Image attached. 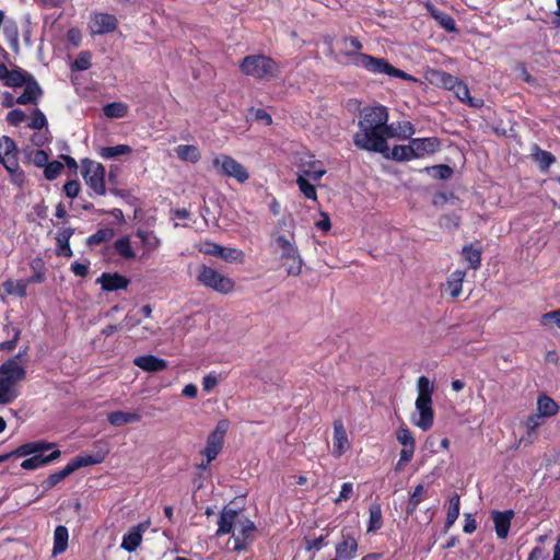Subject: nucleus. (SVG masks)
Here are the masks:
<instances>
[{
    "mask_svg": "<svg viewBox=\"0 0 560 560\" xmlns=\"http://www.w3.org/2000/svg\"><path fill=\"white\" fill-rule=\"evenodd\" d=\"M104 457L105 456L101 453H96L94 455L93 454L79 455V456L72 458L67 465L70 468L71 472L73 474L75 470H78L80 468L91 466V465L101 464L104 460Z\"/></svg>",
    "mask_w": 560,
    "mask_h": 560,
    "instance_id": "27",
    "label": "nucleus"
},
{
    "mask_svg": "<svg viewBox=\"0 0 560 560\" xmlns=\"http://www.w3.org/2000/svg\"><path fill=\"white\" fill-rule=\"evenodd\" d=\"M27 285L28 283L26 280H7L2 284L7 294L18 295L20 298H25L27 295Z\"/></svg>",
    "mask_w": 560,
    "mask_h": 560,
    "instance_id": "42",
    "label": "nucleus"
},
{
    "mask_svg": "<svg viewBox=\"0 0 560 560\" xmlns=\"http://www.w3.org/2000/svg\"><path fill=\"white\" fill-rule=\"evenodd\" d=\"M31 268L33 270V275L26 279L27 283H42L45 281V269H44V261L42 258H34L31 261Z\"/></svg>",
    "mask_w": 560,
    "mask_h": 560,
    "instance_id": "53",
    "label": "nucleus"
},
{
    "mask_svg": "<svg viewBox=\"0 0 560 560\" xmlns=\"http://www.w3.org/2000/svg\"><path fill=\"white\" fill-rule=\"evenodd\" d=\"M91 67V52L81 51L72 63V70L84 71Z\"/></svg>",
    "mask_w": 560,
    "mask_h": 560,
    "instance_id": "62",
    "label": "nucleus"
},
{
    "mask_svg": "<svg viewBox=\"0 0 560 560\" xmlns=\"http://www.w3.org/2000/svg\"><path fill=\"white\" fill-rule=\"evenodd\" d=\"M18 397L14 384L0 378V405L11 404Z\"/></svg>",
    "mask_w": 560,
    "mask_h": 560,
    "instance_id": "50",
    "label": "nucleus"
},
{
    "mask_svg": "<svg viewBox=\"0 0 560 560\" xmlns=\"http://www.w3.org/2000/svg\"><path fill=\"white\" fill-rule=\"evenodd\" d=\"M118 21L109 13H95L91 16L89 28L92 35L112 33L117 28Z\"/></svg>",
    "mask_w": 560,
    "mask_h": 560,
    "instance_id": "11",
    "label": "nucleus"
},
{
    "mask_svg": "<svg viewBox=\"0 0 560 560\" xmlns=\"http://www.w3.org/2000/svg\"><path fill=\"white\" fill-rule=\"evenodd\" d=\"M212 167L219 175L233 177L238 183H245L249 178L245 166L228 154L215 155L212 160Z\"/></svg>",
    "mask_w": 560,
    "mask_h": 560,
    "instance_id": "7",
    "label": "nucleus"
},
{
    "mask_svg": "<svg viewBox=\"0 0 560 560\" xmlns=\"http://www.w3.org/2000/svg\"><path fill=\"white\" fill-rule=\"evenodd\" d=\"M103 114L107 118H122L128 114V105L122 102H113L103 107Z\"/></svg>",
    "mask_w": 560,
    "mask_h": 560,
    "instance_id": "47",
    "label": "nucleus"
},
{
    "mask_svg": "<svg viewBox=\"0 0 560 560\" xmlns=\"http://www.w3.org/2000/svg\"><path fill=\"white\" fill-rule=\"evenodd\" d=\"M326 174V170L323 166V162L318 160H312L303 163L302 175L308 177L313 182H318Z\"/></svg>",
    "mask_w": 560,
    "mask_h": 560,
    "instance_id": "34",
    "label": "nucleus"
},
{
    "mask_svg": "<svg viewBox=\"0 0 560 560\" xmlns=\"http://www.w3.org/2000/svg\"><path fill=\"white\" fill-rule=\"evenodd\" d=\"M238 67L243 74L257 80L276 78L280 72L278 62L262 54L245 56Z\"/></svg>",
    "mask_w": 560,
    "mask_h": 560,
    "instance_id": "2",
    "label": "nucleus"
},
{
    "mask_svg": "<svg viewBox=\"0 0 560 560\" xmlns=\"http://www.w3.org/2000/svg\"><path fill=\"white\" fill-rule=\"evenodd\" d=\"M25 85L23 93L16 98V103L20 105L37 104L38 98L43 94V90L38 82L33 78Z\"/></svg>",
    "mask_w": 560,
    "mask_h": 560,
    "instance_id": "22",
    "label": "nucleus"
},
{
    "mask_svg": "<svg viewBox=\"0 0 560 560\" xmlns=\"http://www.w3.org/2000/svg\"><path fill=\"white\" fill-rule=\"evenodd\" d=\"M492 521L494 523L495 534L500 539H506L511 522L514 517V512L512 510L506 511H493L491 514Z\"/></svg>",
    "mask_w": 560,
    "mask_h": 560,
    "instance_id": "20",
    "label": "nucleus"
},
{
    "mask_svg": "<svg viewBox=\"0 0 560 560\" xmlns=\"http://www.w3.org/2000/svg\"><path fill=\"white\" fill-rule=\"evenodd\" d=\"M33 78L34 77L31 73L22 70L21 68H15L11 70L8 80L4 82V85L10 88H21Z\"/></svg>",
    "mask_w": 560,
    "mask_h": 560,
    "instance_id": "40",
    "label": "nucleus"
},
{
    "mask_svg": "<svg viewBox=\"0 0 560 560\" xmlns=\"http://www.w3.org/2000/svg\"><path fill=\"white\" fill-rule=\"evenodd\" d=\"M343 43L347 47L343 55L347 56L350 62L354 66V61L357 60V56L361 55V50L363 48V44L360 42L358 37L347 36L343 38Z\"/></svg>",
    "mask_w": 560,
    "mask_h": 560,
    "instance_id": "41",
    "label": "nucleus"
},
{
    "mask_svg": "<svg viewBox=\"0 0 560 560\" xmlns=\"http://www.w3.org/2000/svg\"><path fill=\"white\" fill-rule=\"evenodd\" d=\"M424 172L430 174L436 179H448L453 175V168L447 164H438L433 166H427L423 168Z\"/></svg>",
    "mask_w": 560,
    "mask_h": 560,
    "instance_id": "54",
    "label": "nucleus"
},
{
    "mask_svg": "<svg viewBox=\"0 0 560 560\" xmlns=\"http://www.w3.org/2000/svg\"><path fill=\"white\" fill-rule=\"evenodd\" d=\"M416 133V128L409 120L398 121L396 128V138L401 140H411Z\"/></svg>",
    "mask_w": 560,
    "mask_h": 560,
    "instance_id": "57",
    "label": "nucleus"
},
{
    "mask_svg": "<svg viewBox=\"0 0 560 560\" xmlns=\"http://www.w3.org/2000/svg\"><path fill=\"white\" fill-rule=\"evenodd\" d=\"M240 512L234 509L224 508L218 520V529L215 532V537H221L223 535L232 534L233 528L237 525L240 521Z\"/></svg>",
    "mask_w": 560,
    "mask_h": 560,
    "instance_id": "17",
    "label": "nucleus"
},
{
    "mask_svg": "<svg viewBox=\"0 0 560 560\" xmlns=\"http://www.w3.org/2000/svg\"><path fill=\"white\" fill-rule=\"evenodd\" d=\"M541 419V415H538L537 412L532 413L526 418L524 424L528 436L535 434L536 430L542 424Z\"/></svg>",
    "mask_w": 560,
    "mask_h": 560,
    "instance_id": "64",
    "label": "nucleus"
},
{
    "mask_svg": "<svg viewBox=\"0 0 560 560\" xmlns=\"http://www.w3.org/2000/svg\"><path fill=\"white\" fill-rule=\"evenodd\" d=\"M237 525L240 526L238 534L234 535V547L235 551L246 550L247 547L254 540V533L256 530V525L253 521L247 517L240 518Z\"/></svg>",
    "mask_w": 560,
    "mask_h": 560,
    "instance_id": "10",
    "label": "nucleus"
},
{
    "mask_svg": "<svg viewBox=\"0 0 560 560\" xmlns=\"http://www.w3.org/2000/svg\"><path fill=\"white\" fill-rule=\"evenodd\" d=\"M96 283L101 284L103 291L115 292L126 290L130 280L118 272H103L101 277L96 279Z\"/></svg>",
    "mask_w": 560,
    "mask_h": 560,
    "instance_id": "14",
    "label": "nucleus"
},
{
    "mask_svg": "<svg viewBox=\"0 0 560 560\" xmlns=\"http://www.w3.org/2000/svg\"><path fill=\"white\" fill-rule=\"evenodd\" d=\"M332 443V454L335 457L342 456L346 453V451L350 447L346 428L340 419L334 421Z\"/></svg>",
    "mask_w": 560,
    "mask_h": 560,
    "instance_id": "19",
    "label": "nucleus"
},
{
    "mask_svg": "<svg viewBox=\"0 0 560 560\" xmlns=\"http://www.w3.org/2000/svg\"><path fill=\"white\" fill-rule=\"evenodd\" d=\"M383 155L396 162H408L415 160V154L410 142L408 144H396L392 148V150L388 149V152Z\"/></svg>",
    "mask_w": 560,
    "mask_h": 560,
    "instance_id": "28",
    "label": "nucleus"
},
{
    "mask_svg": "<svg viewBox=\"0 0 560 560\" xmlns=\"http://www.w3.org/2000/svg\"><path fill=\"white\" fill-rule=\"evenodd\" d=\"M0 378L15 385L25 378L26 370L20 363H16L15 359H8L0 365Z\"/></svg>",
    "mask_w": 560,
    "mask_h": 560,
    "instance_id": "18",
    "label": "nucleus"
},
{
    "mask_svg": "<svg viewBox=\"0 0 560 560\" xmlns=\"http://www.w3.org/2000/svg\"><path fill=\"white\" fill-rule=\"evenodd\" d=\"M535 160L539 163L541 170H548L551 164L555 163L556 158L549 151L541 150L536 145V152L534 153Z\"/></svg>",
    "mask_w": 560,
    "mask_h": 560,
    "instance_id": "58",
    "label": "nucleus"
},
{
    "mask_svg": "<svg viewBox=\"0 0 560 560\" xmlns=\"http://www.w3.org/2000/svg\"><path fill=\"white\" fill-rule=\"evenodd\" d=\"M115 232L110 228L98 229L94 234L86 238V245L95 246L112 241Z\"/></svg>",
    "mask_w": 560,
    "mask_h": 560,
    "instance_id": "48",
    "label": "nucleus"
},
{
    "mask_svg": "<svg viewBox=\"0 0 560 560\" xmlns=\"http://www.w3.org/2000/svg\"><path fill=\"white\" fill-rule=\"evenodd\" d=\"M63 164L59 161L48 162L44 168V176L47 180L56 179L63 171Z\"/></svg>",
    "mask_w": 560,
    "mask_h": 560,
    "instance_id": "60",
    "label": "nucleus"
},
{
    "mask_svg": "<svg viewBox=\"0 0 560 560\" xmlns=\"http://www.w3.org/2000/svg\"><path fill=\"white\" fill-rule=\"evenodd\" d=\"M45 126H47V119L44 113L39 108H35L32 112L31 122L28 124V128L34 130H40Z\"/></svg>",
    "mask_w": 560,
    "mask_h": 560,
    "instance_id": "61",
    "label": "nucleus"
},
{
    "mask_svg": "<svg viewBox=\"0 0 560 560\" xmlns=\"http://www.w3.org/2000/svg\"><path fill=\"white\" fill-rule=\"evenodd\" d=\"M132 148L128 144H118L115 147H102L98 151L101 158L110 160L119 155L130 154Z\"/></svg>",
    "mask_w": 560,
    "mask_h": 560,
    "instance_id": "43",
    "label": "nucleus"
},
{
    "mask_svg": "<svg viewBox=\"0 0 560 560\" xmlns=\"http://www.w3.org/2000/svg\"><path fill=\"white\" fill-rule=\"evenodd\" d=\"M537 410H538L537 413L541 415L542 418L544 417H552L558 412L559 406L549 396L540 395L537 399Z\"/></svg>",
    "mask_w": 560,
    "mask_h": 560,
    "instance_id": "39",
    "label": "nucleus"
},
{
    "mask_svg": "<svg viewBox=\"0 0 560 560\" xmlns=\"http://www.w3.org/2000/svg\"><path fill=\"white\" fill-rule=\"evenodd\" d=\"M175 152L177 158L185 162L197 163L201 158L200 150L192 144H179Z\"/></svg>",
    "mask_w": 560,
    "mask_h": 560,
    "instance_id": "37",
    "label": "nucleus"
},
{
    "mask_svg": "<svg viewBox=\"0 0 560 560\" xmlns=\"http://www.w3.org/2000/svg\"><path fill=\"white\" fill-rule=\"evenodd\" d=\"M388 117V109L383 105L363 107L359 115V130L353 135V144L360 150L372 152L383 143L380 131Z\"/></svg>",
    "mask_w": 560,
    "mask_h": 560,
    "instance_id": "1",
    "label": "nucleus"
},
{
    "mask_svg": "<svg viewBox=\"0 0 560 560\" xmlns=\"http://www.w3.org/2000/svg\"><path fill=\"white\" fill-rule=\"evenodd\" d=\"M230 422L226 419L220 420L214 430L208 435L206 447L201 451V455L208 458V463H212L221 453L224 445V436L229 430Z\"/></svg>",
    "mask_w": 560,
    "mask_h": 560,
    "instance_id": "9",
    "label": "nucleus"
},
{
    "mask_svg": "<svg viewBox=\"0 0 560 560\" xmlns=\"http://www.w3.org/2000/svg\"><path fill=\"white\" fill-rule=\"evenodd\" d=\"M460 511V497L458 493H454L450 498V504L446 513V520L444 523L443 532L447 533L450 528L454 525L456 520L459 516Z\"/></svg>",
    "mask_w": 560,
    "mask_h": 560,
    "instance_id": "32",
    "label": "nucleus"
},
{
    "mask_svg": "<svg viewBox=\"0 0 560 560\" xmlns=\"http://www.w3.org/2000/svg\"><path fill=\"white\" fill-rule=\"evenodd\" d=\"M209 248L206 250L207 254L220 257L225 261L241 260L243 253L235 248L223 247L215 243L208 244Z\"/></svg>",
    "mask_w": 560,
    "mask_h": 560,
    "instance_id": "25",
    "label": "nucleus"
},
{
    "mask_svg": "<svg viewBox=\"0 0 560 560\" xmlns=\"http://www.w3.org/2000/svg\"><path fill=\"white\" fill-rule=\"evenodd\" d=\"M417 388H418V397L419 399H429L432 400V394L434 390L433 384L431 381L422 375L417 381Z\"/></svg>",
    "mask_w": 560,
    "mask_h": 560,
    "instance_id": "55",
    "label": "nucleus"
},
{
    "mask_svg": "<svg viewBox=\"0 0 560 560\" xmlns=\"http://www.w3.org/2000/svg\"><path fill=\"white\" fill-rule=\"evenodd\" d=\"M416 409L419 412V418L415 420L413 423L423 431L430 430L434 422L432 400L417 398Z\"/></svg>",
    "mask_w": 560,
    "mask_h": 560,
    "instance_id": "16",
    "label": "nucleus"
},
{
    "mask_svg": "<svg viewBox=\"0 0 560 560\" xmlns=\"http://www.w3.org/2000/svg\"><path fill=\"white\" fill-rule=\"evenodd\" d=\"M74 230L72 228H66L59 230L56 236L57 241V256L70 258L73 255V252L70 247V238L73 235Z\"/></svg>",
    "mask_w": 560,
    "mask_h": 560,
    "instance_id": "23",
    "label": "nucleus"
},
{
    "mask_svg": "<svg viewBox=\"0 0 560 560\" xmlns=\"http://www.w3.org/2000/svg\"><path fill=\"white\" fill-rule=\"evenodd\" d=\"M354 66L362 68L372 74H386L390 78H399L405 81H416L411 74L394 67L386 59L374 57L372 55H358Z\"/></svg>",
    "mask_w": 560,
    "mask_h": 560,
    "instance_id": "3",
    "label": "nucleus"
},
{
    "mask_svg": "<svg viewBox=\"0 0 560 560\" xmlns=\"http://www.w3.org/2000/svg\"><path fill=\"white\" fill-rule=\"evenodd\" d=\"M3 329L10 335L12 332V338L5 341L0 342V351H12L16 348L18 342L21 337V330L16 327H12L11 325H4Z\"/></svg>",
    "mask_w": 560,
    "mask_h": 560,
    "instance_id": "52",
    "label": "nucleus"
},
{
    "mask_svg": "<svg viewBox=\"0 0 560 560\" xmlns=\"http://www.w3.org/2000/svg\"><path fill=\"white\" fill-rule=\"evenodd\" d=\"M276 244L281 249V259L289 260L287 272L289 276H299L302 272L303 260L298 247L285 235H278Z\"/></svg>",
    "mask_w": 560,
    "mask_h": 560,
    "instance_id": "8",
    "label": "nucleus"
},
{
    "mask_svg": "<svg viewBox=\"0 0 560 560\" xmlns=\"http://www.w3.org/2000/svg\"><path fill=\"white\" fill-rule=\"evenodd\" d=\"M460 255L463 259L468 264V268L477 270L481 266L482 249L480 246L474 244L465 245L462 248Z\"/></svg>",
    "mask_w": 560,
    "mask_h": 560,
    "instance_id": "26",
    "label": "nucleus"
},
{
    "mask_svg": "<svg viewBox=\"0 0 560 560\" xmlns=\"http://www.w3.org/2000/svg\"><path fill=\"white\" fill-rule=\"evenodd\" d=\"M415 160L422 159L427 155H433L439 152L442 147V141L438 137H427V138H412L410 140Z\"/></svg>",
    "mask_w": 560,
    "mask_h": 560,
    "instance_id": "12",
    "label": "nucleus"
},
{
    "mask_svg": "<svg viewBox=\"0 0 560 560\" xmlns=\"http://www.w3.org/2000/svg\"><path fill=\"white\" fill-rule=\"evenodd\" d=\"M133 364L145 372H159L167 368V361L153 354L139 355Z\"/></svg>",
    "mask_w": 560,
    "mask_h": 560,
    "instance_id": "21",
    "label": "nucleus"
},
{
    "mask_svg": "<svg viewBox=\"0 0 560 560\" xmlns=\"http://www.w3.org/2000/svg\"><path fill=\"white\" fill-rule=\"evenodd\" d=\"M447 81H453L454 84L450 86L453 90L456 97L462 102H467L470 106H478L475 100L470 96L468 86L454 75H447Z\"/></svg>",
    "mask_w": 560,
    "mask_h": 560,
    "instance_id": "31",
    "label": "nucleus"
},
{
    "mask_svg": "<svg viewBox=\"0 0 560 560\" xmlns=\"http://www.w3.org/2000/svg\"><path fill=\"white\" fill-rule=\"evenodd\" d=\"M329 536V533L322 534L316 538L304 537L305 550L306 551H319L324 546H326V539Z\"/></svg>",
    "mask_w": 560,
    "mask_h": 560,
    "instance_id": "59",
    "label": "nucleus"
},
{
    "mask_svg": "<svg viewBox=\"0 0 560 560\" xmlns=\"http://www.w3.org/2000/svg\"><path fill=\"white\" fill-rule=\"evenodd\" d=\"M466 277V271L462 269H457L453 271L446 279V288L450 292V295L453 299H456L460 295L463 290L464 279Z\"/></svg>",
    "mask_w": 560,
    "mask_h": 560,
    "instance_id": "30",
    "label": "nucleus"
},
{
    "mask_svg": "<svg viewBox=\"0 0 560 560\" xmlns=\"http://www.w3.org/2000/svg\"><path fill=\"white\" fill-rule=\"evenodd\" d=\"M380 132L381 137L383 138V143H380L378 147L373 149L372 152L385 154L388 152L387 139L396 138V128H394L393 124L388 125L387 122H384Z\"/></svg>",
    "mask_w": 560,
    "mask_h": 560,
    "instance_id": "51",
    "label": "nucleus"
},
{
    "mask_svg": "<svg viewBox=\"0 0 560 560\" xmlns=\"http://www.w3.org/2000/svg\"><path fill=\"white\" fill-rule=\"evenodd\" d=\"M69 539L68 528L63 525H58L54 532V547L52 553L60 555L67 550Z\"/></svg>",
    "mask_w": 560,
    "mask_h": 560,
    "instance_id": "36",
    "label": "nucleus"
},
{
    "mask_svg": "<svg viewBox=\"0 0 560 560\" xmlns=\"http://www.w3.org/2000/svg\"><path fill=\"white\" fill-rule=\"evenodd\" d=\"M72 472L68 465L61 470L55 471L50 474L43 482L42 487L45 491H48L56 487L59 482H61L63 479H66L68 476H70Z\"/></svg>",
    "mask_w": 560,
    "mask_h": 560,
    "instance_id": "46",
    "label": "nucleus"
},
{
    "mask_svg": "<svg viewBox=\"0 0 560 560\" xmlns=\"http://www.w3.org/2000/svg\"><path fill=\"white\" fill-rule=\"evenodd\" d=\"M296 184L299 186L300 191L308 199L316 200L317 191L316 187L310 183L307 177L304 175H299L296 178Z\"/></svg>",
    "mask_w": 560,
    "mask_h": 560,
    "instance_id": "56",
    "label": "nucleus"
},
{
    "mask_svg": "<svg viewBox=\"0 0 560 560\" xmlns=\"http://www.w3.org/2000/svg\"><path fill=\"white\" fill-rule=\"evenodd\" d=\"M197 280L199 283L221 294H229L234 291L235 282L215 269L201 265L197 271Z\"/></svg>",
    "mask_w": 560,
    "mask_h": 560,
    "instance_id": "5",
    "label": "nucleus"
},
{
    "mask_svg": "<svg viewBox=\"0 0 560 560\" xmlns=\"http://www.w3.org/2000/svg\"><path fill=\"white\" fill-rule=\"evenodd\" d=\"M0 162L3 164V166L10 174L13 175L18 173L20 177H23V172L19 167L16 154L9 155L7 156V159L0 156Z\"/></svg>",
    "mask_w": 560,
    "mask_h": 560,
    "instance_id": "63",
    "label": "nucleus"
},
{
    "mask_svg": "<svg viewBox=\"0 0 560 560\" xmlns=\"http://www.w3.org/2000/svg\"><path fill=\"white\" fill-rule=\"evenodd\" d=\"M136 236L140 238L141 243L148 252L155 250L160 244V238L154 234L153 231L138 230Z\"/></svg>",
    "mask_w": 560,
    "mask_h": 560,
    "instance_id": "49",
    "label": "nucleus"
},
{
    "mask_svg": "<svg viewBox=\"0 0 560 560\" xmlns=\"http://www.w3.org/2000/svg\"><path fill=\"white\" fill-rule=\"evenodd\" d=\"M144 529L145 528L143 524H139L132 527L127 534L124 535L121 548L128 552L135 551L142 541V533Z\"/></svg>",
    "mask_w": 560,
    "mask_h": 560,
    "instance_id": "24",
    "label": "nucleus"
},
{
    "mask_svg": "<svg viewBox=\"0 0 560 560\" xmlns=\"http://www.w3.org/2000/svg\"><path fill=\"white\" fill-rule=\"evenodd\" d=\"M428 497V490L425 489V487L422 485V483H419L415 487L413 491L410 493V497H409V500H408V503H407V508H406V513L408 515H412L419 504L425 500Z\"/></svg>",
    "mask_w": 560,
    "mask_h": 560,
    "instance_id": "35",
    "label": "nucleus"
},
{
    "mask_svg": "<svg viewBox=\"0 0 560 560\" xmlns=\"http://www.w3.org/2000/svg\"><path fill=\"white\" fill-rule=\"evenodd\" d=\"M358 540L350 533L345 529L341 532V540L336 545V557L339 560H352L357 556Z\"/></svg>",
    "mask_w": 560,
    "mask_h": 560,
    "instance_id": "13",
    "label": "nucleus"
},
{
    "mask_svg": "<svg viewBox=\"0 0 560 560\" xmlns=\"http://www.w3.org/2000/svg\"><path fill=\"white\" fill-rule=\"evenodd\" d=\"M429 12L443 30L448 33L458 32L455 20L448 13L439 10L433 5L429 7Z\"/></svg>",
    "mask_w": 560,
    "mask_h": 560,
    "instance_id": "29",
    "label": "nucleus"
},
{
    "mask_svg": "<svg viewBox=\"0 0 560 560\" xmlns=\"http://www.w3.org/2000/svg\"><path fill=\"white\" fill-rule=\"evenodd\" d=\"M26 444H39L42 448L37 452L30 453L27 456H31L24 459L21 463V468L24 470H34L39 467H44L49 465L50 463L57 460L61 456V452L59 450H54L50 454L44 455L43 453L56 447L55 443L47 442L45 440H38L33 442H27Z\"/></svg>",
    "mask_w": 560,
    "mask_h": 560,
    "instance_id": "6",
    "label": "nucleus"
},
{
    "mask_svg": "<svg viewBox=\"0 0 560 560\" xmlns=\"http://www.w3.org/2000/svg\"><path fill=\"white\" fill-rule=\"evenodd\" d=\"M114 249L116 253L125 259H133L136 253L131 247L129 236H122L114 242Z\"/></svg>",
    "mask_w": 560,
    "mask_h": 560,
    "instance_id": "44",
    "label": "nucleus"
},
{
    "mask_svg": "<svg viewBox=\"0 0 560 560\" xmlns=\"http://www.w3.org/2000/svg\"><path fill=\"white\" fill-rule=\"evenodd\" d=\"M42 448L39 444H21L15 450L0 455V463L8 460L11 457H25L30 453L37 452Z\"/></svg>",
    "mask_w": 560,
    "mask_h": 560,
    "instance_id": "45",
    "label": "nucleus"
},
{
    "mask_svg": "<svg viewBox=\"0 0 560 560\" xmlns=\"http://www.w3.org/2000/svg\"><path fill=\"white\" fill-rule=\"evenodd\" d=\"M81 175L95 195L104 196L106 194V170L102 163L88 158L83 159L81 161Z\"/></svg>",
    "mask_w": 560,
    "mask_h": 560,
    "instance_id": "4",
    "label": "nucleus"
},
{
    "mask_svg": "<svg viewBox=\"0 0 560 560\" xmlns=\"http://www.w3.org/2000/svg\"><path fill=\"white\" fill-rule=\"evenodd\" d=\"M383 526L382 506L380 503H373L369 509L368 533L376 532Z\"/></svg>",
    "mask_w": 560,
    "mask_h": 560,
    "instance_id": "38",
    "label": "nucleus"
},
{
    "mask_svg": "<svg viewBox=\"0 0 560 560\" xmlns=\"http://www.w3.org/2000/svg\"><path fill=\"white\" fill-rule=\"evenodd\" d=\"M141 416L138 412L113 411L107 415L108 422L114 427H121L127 423L140 421Z\"/></svg>",
    "mask_w": 560,
    "mask_h": 560,
    "instance_id": "33",
    "label": "nucleus"
},
{
    "mask_svg": "<svg viewBox=\"0 0 560 560\" xmlns=\"http://www.w3.org/2000/svg\"><path fill=\"white\" fill-rule=\"evenodd\" d=\"M395 435L397 441L402 445V448L400 451L401 460H411L413 458L416 451V440L412 435V432L405 423H402L396 430Z\"/></svg>",
    "mask_w": 560,
    "mask_h": 560,
    "instance_id": "15",
    "label": "nucleus"
}]
</instances>
